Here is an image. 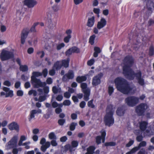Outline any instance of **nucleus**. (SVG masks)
I'll return each mask as SVG.
<instances>
[{
	"instance_id": "9",
	"label": "nucleus",
	"mask_w": 154,
	"mask_h": 154,
	"mask_svg": "<svg viewBox=\"0 0 154 154\" xmlns=\"http://www.w3.org/2000/svg\"><path fill=\"white\" fill-rule=\"evenodd\" d=\"M101 136H98L96 137V142L97 144L101 143V140H102V142L104 143L105 141V137L106 135V131L104 129H102L100 131Z\"/></svg>"
},
{
	"instance_id": "19",
	"label": "nucleus",
	"mask_w": 154,
	"mask_h": 154,
	"mask_svg": "<svg viewBox=\"0 0 154 154\" xmlns=\"http://www.w3.org/2000/svg\"><path fill=\"white\" fill-rule=\"evenodd\" d=\"M106 21L105 19L102 18H101L100 21H99L97 24V27L100 29L104 27L106 25Z\"/></svg>"
},
{
	"instance_id": "60",
	"label": "nucleus",
	"mask_w": 154,
	"mask_h": 154,
	"mask_svg": "<svg viewBox=\"0 0 154 154\" xmlns=\"http://www.w3.org/2000/svg\"><path fill=\"white\" fill-rule=\"evenodd\" d=\"M52 8L54 11L55 12L58 11L59 9V6L57 5H54Z\"/></svg>"
},
{
	"instance_id": "58",
	"label": "nucleus",
	"mask_w": 154,
	"mask_h": 154,
	"mask_svg": "<svg viewBox=\"0 0 154 154\" xmlns=\"http://www.w3.org/2000/svg\"><path fill=\"white\" fill-rule=\"evenodd\" d=\"M64 96L66 98H69L71 96V94L69 92H66L64 94Z\"/></svg>"
},
{
	"instance_id": "52",
	"label": "nucleus",
	"mask_w": 154,
	"mask_h": 154,
	"mask_svg": "<svg viewBox=\"0 0 154 154\" xmlns=\"http://www.w3.org/2000/svg\"><path fill=\"white\" fill-rule=\"evenodd\" d=\"M65 119H60L58 121V123L60 125L62 126L65 123Z\"/></svg>"
},
{
	"instance_id": "49",
	"label": "nucleus",
	"mask_w": 154,
	"mask_h": 154,
	"mask_svg": "<svg viewBox=\"0 0 154 154\" xmlns=\"http://www.w3.org/2000/svg\"><path fill=\"white\" fill-rule=\"evenodd\" d=\"M114 91V88L112 86H109L108 88V92L109 94L111 96Z\"/></svg>"
},
{
	"instance_id": "28",
	"label": "nucleus",
	"mask_w": 154,
	"mask_h": 154,
	"mask_svg": "<svg viewBox=\"0 0 154 154\" xmlns=\"http://www.w3.org/2000/svg\"><path fill=\"white\" fill-rule=\"evenodd\" d=\"M87 78L86 76H79L77 77L76 80L79 83H81L82 82L85 81L86 80Z\"/></svg>"
},
{
	"instance_id": "43",
	"label": "nucleus",
	"mask_w": 154,
	"mask_h": 154,
	"mask_svg": "<svg viewBox=\"0 0 154 154\" xmlns=\"http://www.w3.org/2000/svg\"><path fill=\"white\" fill-rule=\"evenodd\" d=\"M79 144V143L77 141L73 140L71 143V145L74 148L77 147Z\"/></svg>"
},
{
	"instance_id": "2",
	"label": "nucleus",
	"mask_w": 154,
	"mask_h": 154,
	"mask_svg": "<svg viewBox=\"0 0 154 154\" xmlns=\"http://www.w3.org/2000/svg\"><path fill=\"white\" fill-rule=\"evenodd\" d=\"M115 82L117 90L124 94H133L136 91L134 85L130 86L127 81L122 78H116Z\"/></svg>"
},
{
	"instance_id": "47",
	"label": "nucleus",
	"mask_w": 154,
	"mask_h": 154,
	"mask_svg": "<svg viewBox=\"0 0 154 154\" xmlns=\"http://www.w3.org/2000/svg\"><path fill=\"white\" fill-rule=\"evenodd\" d=\"M65 44L63 43H61L58 44L57 47V50H60L62 48L65 46Z\"/></svg>"
},
{
	"instance_id": "4",
	"label": "nucleus",
	"mask_w": 154,
	"mask_h": 154,
	"mask_svg": "<svg viewBox=\"0 0 154 154\" xmlns=\"http://www.w3.org/2000/svg\"><path fill=\"white\" fill-rule=\"evenodd\" d=\"M13 57V53L8 51L6 48L2 50L0 55V58L2 61L8 60Z\"/></svg>"
},
{
	"instance_id": "55",
	"label": "nucleus",
	"mask_w": 154,
	"mask_h": 154,
	"mask_svg": "<svg viewBox=\"0 0 154 154\" xmlns=\"http://www.w3.org/2000/svg\"><path fill=\"white\" fill-rule=\"evenodd\" d=\"M137 44L134 45L133 46V48L136 51L138 50L139 48V42L138 41V40L137 41Z\"/></svg>"
},
{
	"instance_id": "41",
	"label": "nucleus",
	"mask_w": 154,
	"mask_h": 154,
	"mask_svg": "<svg viewBox=\"0 0 154 154\" xmlns=\"http://www.w3.org/2000/svg\"><path fill=\"white\" fill-rule=\"evenodd\" d=\"M152 134L150 130H146L144 132V136H150Z\"/></svg>"
},
{
	"instance_id": "54",
	"label": "nucleus",
	"mask_w": 154,
	"mask_h": 154,
	"mask_svg": "<svg viewBox=\"0 0 154 154\" xmlns=\"http://www.w3.org/2000/svg\"><path fill=\"white\" fill-rule=\"evenodd\" d=\"M94 59H91L88 61V66H91L94 64Z\"/></svg>"
},
{
	"instance_id": "20",
	"label": "nucleus",
	"mask_w": 154,
	"mask_h": 154,
	"mask_svg": "<svg viewBox=\"0 0 154 154\" xmlns=\"http://www.w3.org/2000/svg\"><path fill=\"white\" fill-rule=\"evenodd\" d=\"M72 33V31L70 29L67 30L66 31V33L67 35V36L65 37L64 38V41L66 43H68L70 39L71 38V34Z\"/></svg>"
},
{
	"instance_id": "40",
	"label": "nucleus",
	"mask_w": 154,
	"mask_h": 154,
	"mask_svg": "<svg viewBox=\"0 0 154 154\" xmlns=\"http://www.w3.org/2000/svg\"><path fill=\"white\" fill-rule=\"evenodd\" d=\"M93 100L92 99L89 101L87 103L88 106V107L94 108L95 107V105L93 104Z\"/></svg>"
},
{
	"instance_id": "5",
	"label": "nucleus",
	"mask_w": 154,
	"mask_h": 154,
	"mask_svg": "<svg viewBox=\"0 0 154 154\" xmlns=\"http://www.w3.org/2000/svg\"><path fill=\"white\" fill-rule=\"evenodd\" d=\"M139 98L135 96H130L125 99V102L129 106L133 107L139 102Z\"/></svg>"
},
{
	"instance_id": "35",
	"label": "nucleus",
	"mask_w": 154,
	"mask_h": 154,
	"mask_svg": "<svg viewBox=\"0 0 154 154\" xmlns=\"http://www.w3.org/2000/svg\"><path fill=\"white\" fill-rule=\"evenodd\" d=\"M51 41H48V42L45 44V49L50 51L51 49V46L53 45L52 43H50Z\"/></svg>"
},
{
	"instance_id": "13",
	"label": "nucleus",
	"mask_w": 154,
	"mask_h": 154,
	"mask_svg": "<svg viewBox=\"0 0 154 154\" xmlns=\"http://www.w3.org/2000/svg\"><path fill=\"white\" fill-rule=\"evenodd\" d=\"M42 113V110L39 109H33L31 110L30 112L29 117L28 118L29 121L31 122L32 119H35V114H41Z\"/></svg>"
},
{
	"instance_id": "22",
	"label": "nucleus",
	"mask_w": 154,
	"mask_h": 154,
	"mask_svg": "<svg viewBox=\"0 0 154 154\" xmlns=\"http://www.w3.org/2000/svg\"><path fill=\"white\" fill-rule=\"evenodd\" d=\"M148 123L145 121H142L139 123L140 129L142 131H144L146 128Z\"/></svg>"
},
{
	"instance_id": "29",
	"label": "nucleus",
	"mask_w": 154,
	"mask_h": 154,
	"mask_svg": "<svg viewBox=\"0 0 154 154\" xmlns=\"http://www.w3.org/2000/svg\"><path fill=\"white\" fill-rule=\"evenodd\" d=\"M81 86L83 92L86 91L88 90H90L89 88L87 87V85L86 83H82L81 84Z\"/></svg>"
},
{
	"instance_id": "11",
	"label": "nucleus",
	"mask_w": 154,
	"mask_h": 154,
	"mask_svg": "<svg viewBox=\"0 0 154 154\" xmlns=\"http://www.w3.org/2000/svg\"><path fill=\"white\" fill-rule=\"evenodd\" d=\"M46 139L44 138H42L40 141V144L42 145L41 148V150L43 152H45L47 148L50 146V143L47 141L46 142Z\"/></svg>"
},
{
	"instance_id": "24",
	"label": "nucleus",
	"mask_w": 154,
	"mask_h": 154,
	"mask_svg": "<svg viewBox=\"0 0 154 154\" xmlns=\"http://www.w3.org/2000/svg\"><path fill=\"white\" fill-rule=\"evenodd\" d=\"M94 17L92 16L91 18H88V23L87 26L90 27H92L94 25Z\"/></svg>"
},
{
	"instance_id": "46",
	"label": "nucleus",
	"mask_w": 154,
	"mask_h": 154,
	"mask_svg": "<svg viewBox=\"0 0 154 154\" xmlns=\"http://www.w3.org/2000/svg\"><path fill=\"white\" fill-rule=\"evenodd\" d=\"M30 142L29 141L27 142L22 144V146H25V149H28L30 148V146L29 145L30 144Z\"/></svg>"
},
{
	"instance_id": "50",
	"label": "nucleus",
	"mask_w": 154,
	"mask_h": 154,
	"mask_svg": "<svg viewBox=\"0 0 154 154\" xmlns=\"http://www.w3.org/2000/svg\"><path fill=\"white\" fill-rule=\"evenodd\" d=\"M154 54V48L152 46H151L149 51V54L150 56H152Z\"/></svg>"
},
{
	"instance_id": "30",
	"label": "nucleus",
	"mask_w": 154,
	"mask_h": 154,
	"mask_svg": "<svg viewBox=\"0 0 154 154\" xmlns=\"http://www.w3.org/2000/svg\"><path fill=\"white\" fill-rule=\"evenodd\" d=\"M27 139V137L24 135H22L18 142V145L21 146L22 145L23 142Z\"/></svg>"
},
{
	"instance_id": "18",
	"label": "nucleus",
	"mask_w": 154,
	"mask_h": 154,
	"mask_svg": "<svg viewBox=\"0 0 154 154\" xmlns=\"http://www.w3.org/2000/svg\"><path fill=\"white\" fill-rule=\"evenodd\" d=\"M24 4L29 8L33 7L37 4L35 0H25L24 2Z\"/></svg>"
},
{
	"instance_id": "12",
	"label": "nucleus",
	"mask_w": 154,
	"mask_h": 154,
	"mask_svg": "<svg viewBox=\"0 0 154 154\" xmlns=\"http://www.w3.org/2000/svg\"><path fill=\"white\" fill-rule=\"evenodd\" d=\"M103 76V73H100L94 77L92 79V84L93 85L96 86L100 84L101 82V79Z\"/></svg>"
},
{
	"instance_id": "26",
	"label": "nucleus",
	"mask_w": 154,
	"mask_h": 154,
	"mask_svg": "<svg viewBox=\"0 0 154 154\" xmlns=\"http://www.w3.org/2000/svg\"><path fill=\"white\" fill-rule=\"evenodd\" d=\"M70 60L69 58H68L66 60H63L62 61V66L67 68L69 66V63Z\"/></svg>"
},
{
	"instance_id": "62",
	"label": "nucleus",
	"mask_w": 154,
	"mask_h": 154,
	"mask_svg": "<svg viewBox=\"0 0 154 154\" xmlns=\"http://www.w3.org/2000/svg\"><path fill=\"white\" fill-rule=\"evenodd\" d=\"M17 94L18 96H22L23 95V92L22 90H18L17 91Z\"/></svg>"
},
{
	"instance_id": "44",
	"label": "nucleus",
	"mask_w": 154,
	"mask_h": 154,
	"mask_svg": "<svg viewBox=\"0 0 154 154\" xmlns=\"http://www.w3.org/2000/svg\"><path fill=\"white\" fill-rule=\"evenodd\" d=\"M116 144V143L114 142H109L106 143H105V145L106 146H115Z\"/></svg>"
},
{
	"instance_id": "7",
	"label": "nucleus",
	"mask_w": 154,
	"mask_h": 154,
	"mask_svg": "<svg viewBox=\"0 0 154 154\" xmlns=\"http://www.w3.org/2000/svg\"><path fill=\"white\" fill-rule=\"evenodd\" d=\"M148 106L146 104L141 103L136 107V112L138 116H143Z\"/></svg>"
},
{
	"instance_id": "27",
	"label": "nucleus",
	"mask_w": 154,
	"mask_h": 154,
	"mask_svg": "<svg viewBox=\"0 0 154 154\" xmlns=\"http://www.w3.org/2000/svg\"><path fill=\"white\" fill-rule=\"evenodd\" d=\"M90 90H87L86 91L83 92L84 93V99L85 101H88L89 100Z\"/></svg>"
},
{
	"instance_id": "14",
	"label": "nucleus",
	"mask_w": 154,
	"mask_h": 154,
	"mask_svg": "<svg viewBox=\"0 0 154 154\" xmlns=\"http://www.w3.org/2000/svg\"><path fill=\"white\" fill-rule=\"evenodd\" d=\"M146 6L147 8V11L146 14L147 17H148L152 12V8L154 7V4L152 2L149 1L147 2Z\"/></svg>"
},
{
	"instance_id": "21",
	"label": "nucleus",
	"mask_w": 154,
	"mask_h": 154,
	"mask_svg": "<svg viewBox=\"0 0 154 154\" xmlns=\"http://www.w3.org/2000/svg\"><path fill=\"white\" fill-rule=\"evenodd\" d=\"M124 106H122L121 107L118 108L116 110V114L119 116H122L123 115L125 112Z\"/></svg>"
},
{
	"instance_id": "37",
	"label": "nucleus",
	"mask_w": 154,
	"mask_h": 154,
	"mask_svg": "<svg viewBox=\"0 0 154 154\" xmlns=\"http://www.w3.org/2000/svg\"><path fill=\"white\" fill-rule=\"evenodd\" d=\"M49 138L51 140H56L57 137L54 133L53 132L50 133L48 135Z\"/></svg>"
},
{
	"instance_id": "32",
	"label": "nucleus",
	"mask_w": 154,
	"mask_h": 154,
	"mask_svg": "<svg viewBox=\"0 0 154 154\" xmlns=\"http://www.w3.org/2000/svg\"><path fill=\"white\" fill-rule=\"evenodd\" d=\"M38 23L39 22L34 23L29 30L31 32H36L37 31L35 29V27L38 24Z\"/></svg>"
},
{
	"instance_id": "36",
	"label": "nucleus",
	"mask_w": 154,
	"mask_h": 154,
	"mask_svg": "<svg viewBox=\"0 0 154 154\" xmlns=\"http://www.w3.org/2000/svg\"><path fill=\"white\" fill-rule=\"evenodd\" d=\"M96 37V35L94 34L91 36L89 39V42L91 45H93L94 43V41Z\"/></svg>"
},
{
	"instance_id": "45",
	"label": "nucleus",
	"mask_w": 154,
	"mask_h": 154,
	"mask_svg": "<svg viewBox=\"0 0 154 154\" xmlns=\"http://www.w3.org/2000/svg\"><path fill=\"white\" fill-rule=\"evenodd\" d=\"M13 95V91L12 90H9L8 91V93H6L5 97H12Z\"/></svg>"
},
{
	"instance_id": "16",
	"label": "nucleus",
	"mask_w": 154,
	"mask_h": 154,
	"mask_svg": "<svg viewBox=\"0 0 154 154\" xmlns=\"http://www.w3.org/2000/svg\"><path fill=\"white\" fill-rule=\"evenodd\" d=\"M56 24L57 23L55 21L52 20L51 19L48 20L47 26L49 29L51 30L55 29L56 28Z\"/></svg>"
},
{
	"instance_id": "63",
	"label": "nucleus",
	"mask_w": 154,
	"mask_h": 154,
	"mask_svg": "<svg viewBox=\"0 0 154 154\" xmlns=\"http://www.w3.org/2000/svg\"><path fill=\"white\" fill-rule=\"evenodd\" d=\"M56 140H53L51 141V144L52 146H55L57 145V143Z\"/></svg>"
},
{
	"instance_id": "15",
	"label": "nucleus",
	"mask_w": 154,
	"mask_h": 154,
	"mask_svg": "<svg viewBox=\"0 0 154 154\" xmlns=\"http://www.w3.org/2000/svg\"><path fill=\"white\" fill-rule=\"evenodd\" d=\"M74 77V73L73 71L72 70H69L67 73L63 75L62 80L63 81L66 82L69 79H72Z\"/></svg>"
},
{
	"instance_id": "48",
	"label": "nucleus",
	"mask_w": 154,
	"mask_h": 154,
	"mask_svg": "<svg viewBox=\"0 0 154 154\" xmlns=\"http://www.w3.org/2000/svg\"><path fill=\"white\" fill-rule=\"evenodd\" d=\"M71 104V102L70 100H64L63 103V105L66 106H69Z\"/></svg>"
},
{
	"instance_id": "31",
	"label": "nucleus",
	"mask_w": 154,
	"mask_h": 154,
	"mask_svg": "<svg viewBox=\"0 0 154 154\" xmlns=\"http://www.w3.org/2000/svg\"><path fill=\"white\" fill-rule=\"evenodd\" d=\"M42 73L38 72H33L32 73V75L31 78H36V77H38L42 75Z\"/></svg>"
},
{
	"instance_id": "56",
	"label": "nucleus",
	"mask_w": 154,
	"mask_h": 154,
	"mask_svg": "<svg viewBox=\"0 0 154 154\" xmlns=\"http://www.w3.org/2000/svg\"><path fill=\"white\" fill-rule=\"evenodd\" d=\"M46 99V97L45 96H40L38 98V101L42 102L45 100Z\"/></svg>"
},
{
	"instance_id": "53",
	"label": "nucleus",
	"mask_w": 154,
	"mask_h": 154,
	"mask_svg": "<svg viewBox=\"0 0 154 154\" xmlns=\"http://www.w3.org/2000/svg\"><path fill=\"white\" fill-rule=\"evenodd\" d=\"M72 53H73L72 52V49H71V48L66 51V56H68L71 55Z\"/></svg>"
},
{
	"instance_id": "33",
	"label": "nucleus",
	"mask_w": 154,
	"mask_h": 154,
	"mask_svg": "<svg viewBox=\"0 0 154 154\" xmlns=\"http://www.w3.org/2000/svg\"><path fill=\"white\" fill-rule=\"evenodd\" d=\"M20 69L22 72H26L28 70V67L26 65H21L20 66Z\"/></svg>"
},
{
	"instance_id": "64",
	"label": "nucleus",
	"mask_w": 154,
	"mask_h": 154,
	"mask_svg": "<svg viewBox=\"0 0 154 154\" xmlns=\"http://www.w3.org/2000/svg\"><path fill=\"white\" fill-rule=\"evenodd\" d=\"M37 54L40 56L41 58L43 57L45 55V53L43 51H38L37 53Z\"/></svg>"
},
{
	"instance_id": "57",
	"label": "nucleus",
	"mask_w": 154,
	"mask_h": 154,
	"mask_svg": "<svg viewBox=\"0 0 154 154\" xmlns=\"http://www.w3.org/2000/svg\"><path fill=\"white\" fill-rule=\"evenodd\" d=\"M134 141L133 140H130L129 142L126 144V146L127 147H129L133 144Z\"/></svg>"
},
{
	"instance_id": "61",
	"label": "nucleus",
	"mask_w": 154,
	"mask_h": 154,
	"mask_svg": "<svg viewBox=\"0 0 154 154\" xmlns=\"http://www.w3.org/2000/svg\"><path fill=\"white\" fill-rule=\"evenodd\" d=\"M48 73V71L47 69H45L43 70L42 74H43L44 77H45L47 76Z\"/></svg>"
},
{
	"instance_id": "42",
	"label": "nucleus",
	"mask_w": 154,
	"mask_h": 154,
	"mask_svg": "<svg viewBox=\"0 0 154 154\" xmlns=\"http://www.w3.org/2000/svg\"><path fill=\"white\" fill-rule=\"evenodd\" d=\"M146 143L145 141H142L139 143L137 147L139 148L140 149V148L143 147H144L146 146Z\"/></svg>"
},
{
	"instance_id": "8",
	"label": "nucleus",
	"mask_w": 154,
	"mask_h": 154,
	"mask_svg": "<svg viewBox=\"0 0 154 154\" xmlns=\"http://www.w3.org/2000/svg\"><path fill=\"white\" fill-rule=\"evenodd\" d=\"M17 136H14L6 144V149H9L15 147L17 145Z\"/></svg>"
},
{
	"instance_id": "39",
	"label": "nucleus",
	"mask_w": 154,
	"mask_h": 154,
	"mask_svg": "<svg viewBox=\"0 0 154 154\" xmlns=\"http://www.w3.org/2000/svg\"><path fill=\"white\" fill-rule=\"evenodd\" d=\"M77 124L76 122L72 123L70 126V129L71 131H74L75 128V126L77 125Z\"/></svg>"
},
{
	"instance_id": "1",
	"label": "nucleus",
	"mask_w": 154,
	"mask_h": 154,
	"mask_svg": "<svg viewBox=\"0 0 154 154\" xmlns=\"http://www.w3.org/2000/svg\"><path fill=\"white\" fill-rule=\"evenodd\" d=\"M123 62L124 65L123 67V73L125 77L130 80H133L135 78L140 85H143L144 80L141 77L142 73L140 70H138L135 72L131 68L134 63L132 57L130 55L127 56L124 59Z\"/></svg>"
},
{
	"instance_id": "6",
	"label": "nucleus",
	"mask_w": 154,
	"mask_h": 154,
	"mask_svg": "<svg viewBox=\"0 0 154 154\" xmlns=\"http://www.w3.org/2000/svg\"><path fill=\"white\" fill-rule=\"evenodd\" d=\"M31 83L35 88H43L46 85L45 82H42L40 79L33 78H31Z\"/></svg>"
},
{
	"instance_id": "38",
	"label": "nucleus",
	"mask_w": 154,
	"mask_h": 154,
	"mask_svg": "<svg viewBox=\"0 0 154 154\" xmlns=\"http://www.w3.org/2000/svg\"><path fill=\"white\" fill-rule=\"evenodd\" d=\"M71 49L73 53H78L80 52L79 49L75 46L72 47Z\"/></svg>"
},
{
	"instance_id": "23",
	"label": "nucleus",
	"mask_w": 154,
	"mask_h": 154,
	"mask_svg": "<svg viewBox=\"0 0 154 154\" xmlns=\"http://www.w3.org/2000/svg\"><path fill=\"white\" fill-rule=\"evenodd\" d=\"M62 67L61 61H58L55 63L53 66V69L57 70L60 69Z\"/></svg>"
},
{
	"instance_id": "51",
	"label": "nucleus",
	"mask_w": 154,
	"mask_h": 154,
	"mask_svg": "<svg viewBox=\"0 0 154 154\" xmlns=\"http://www.w3.org/2000/svg\"><path fill=\"white\" fill-rule=\"evenodd\" d=\"M139 149L137 146H136L132 149L129 152H130V153L131 154L135 152Z\"/></svg>"
},
{
	"instance_id": "59",
	"label": "nucleus",
	"mask_w": 154,
	"mask_h": 154,
	"mask_svg": "<svg viewBox=\"0 0 154 154\" xmlns=\"http://www.w3.org/2000/svg\"><path fill=\"white\" fill-rule=\"evenodd\" d=\"M43 88V90L44 93L46 94L48 93L49 91V87L48 86H45Z\"/></svg>"
},
{
	"instance_id": "17",
	"label": "nucleus",
	"mask_w": 154,
	"mask_h": 154,
	"mask_svg": "<svg viewBox=\"0 0 154 154\" xmlns=\"http://www.w3.org/2000/svg\"><path fill=\"white\" fill-rule=\"evenodd\" d=\"M9 129L11 130H15L17 132L19 130V126L17 123L15 122H13L8 126Z\"/></svg>"
},
{
	"instance_id": "34",
	"label": "nucleus",
	"mask_w": 154,
	"mask_h": 154,
	"mask_svg": "<svg viewBox=\"0 0 154 154\" xmlns=\"http://www.w3.org/2000/svg\"><path fill=\"white\" fill-rule=\"evenodd\" d=\"M61 90V88L59 87H57L54 86L52 88L53 92L55 94H56L58 92H60Z\"/></svg>"
},
{
	"instance_id": "10",
	"label": "nucleus",
	"mask_w": 154,
	"mask_h": 154,
	"mask_svg": "<svg viewBox=\"0 0 154 154\" xmlns=\"http://www.w3.org/2000/svg\"><path fill=\"white\" fill-rule=\"evenodd\" d=\"M29 32V29L28 28H25L22 30L21 33L20 39V42L23 45L25 43L26 39Z\"/></svg>"
},
{
	"instance_id": "3",
	"label": "nucleus",
	"mask_w": 154,
	"mask_h": 154,
	"mask_svg": "<svg viewBox=\"0 0 154 154\" xmlns=\"http://www.w3.org/2000/svg\"><path fill=\"white\" fill-rule=\"evenodd\" d=\"M115 108L113 107L112 104H109L107 106L106 114L104 117V121L105 125L110 127L114 123V119L113 116Z\"/></svg>"
},
{
	"instance_id": "25",
	"label": "nucleus",
	"mask_w": 154,
	"mask_h": 154,
	"mask_svg": "<svg viewBox=\"0 0 154 154\" xmlns=\"http://www.w3.org/2000/svg\"><path fill=\"white\" fill-rule=\"evenodd\" d=\"M95 149V147L94 146H90L87 149V152L85 154H93Z\"/></svg>"
}]
</instances>
